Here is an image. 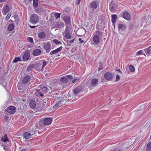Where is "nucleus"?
<instances>
[{
    "mask_svg": "<svg viewBox=\"0 0 151 151\" xmlns=\"http://www.w3.org/2000/svg\"><path fill=\"white\" fill-rule=\"evenodd\" d=\"M49 89L47 86H42L40 89H36L35 93L37 97H41L42 98H45V95L49 92Z\"/></svg>",
    "mask_w": 151,
    "mask_h": 151,
    "instance_id": "obj_1",
    "label": "nucleus"
},
{
    "mask_svg": "<svg viewBox=\"0 0 151 151\" xmlns=\"http://www.w3.org/2000/svg\"><path fill=\"white\" fill-rule=\"evenodd\" d=\"M103 36V32L99 30H96L93 38V41L94 43L96 44H98L100 42V39Z\"/></svg>",
    "mask_w": 151,
    "mask_h": 151,
    "instance_id": "obj_2",
    "label": "nucleus"
},
{
    "mask_svg": "<svg viewBox=\"0 0 151 151\" xmlns=\"http://www.w3.org/2000/svg\"><path fill=\"white\" fill-rule=\"evenodd\" d=\"M47 63V62L45 60H41L36 63V70L41 71Z\"/></svg>",
    "mask_w": 151,
    "mask_h": 151,
    "instance_id": "obj_3",
    "label": "nucleus"
},
{
    "mask_svg": "<svg viewBox=\"0 0 151 151\" xmlns=\"http://www.w3.org/2000/svg\"><path fill=\"white\" fill-rule=\"evenodd\" d=\"M30 20L33 24H35L37 23L39 21L38 15L35 14H32L30 16Z\"/></svg>",
    "mask_w": 151,
    "mask_h": 151,
    "instance_id": "obj_4",
    "label": "nucleus"
},
{
    "mask_svg": "<svg viewBox=\"0 0 151 151\" xmlns=\"http://www.w3.org/2000/svg\"><path fill=\"white\" fill-rule=\"evenodd\" d=\"M32 77L33 76L31 74L26 76L22 79V83L24 84L27 83L32 79Z\"/></svg>",
    "mask_w": 151,
    "mask_h": 151,
    "instance_id": "obj_5",
    "label": "nucleus"
},
{
    "mask_svg": "<svg viewBox=\"0 0 151 151\" xmlns=\"http://www.w3.org/2000/svg\"><path fill=\"white\" fill-rule=\"evenodd\" d=\"M109 8L111 12L113 13H114L117 9V5L114 2V1H111L109 3Z\"/></svg>",
    "mask_w": 151,
    "mask_h": 151,
    "instance_id": "obj_6",
    "label": "nucleus"
},
{
    "mask_svg": "<svg viewBox=\"0 0 151 151\" xmlns=\"http://www.w3.org/2000/svg\"><path fill=\"white\" fill-rule=\"evenodd\" d=\"M42 45L47 53H48L51 50V45L49 42L43 43Z\"/></svg>",
    "mask_w": 151,
    "mask_h": 151,
    "instance_id": "obj_7",
    "label": "nucleus"
},
{
    "mask_svg": "<svg viewBox=\"0 0 151 151\" xmlns=\"http://www.w3.org/2000/svg\"><path fill=\"white\" fill-rule=\"evenodd\" d=\"M52 118H46L41 120V122L43 124L48 125L52 123Z\"/></svg>",
    "mask_w": 151,
    "mask_h": 151,
    "instance_id": "obj_8",
    "label": "nucleus"
},
{
    "mask_svg": "<svg viewBox=\"0 0 151 151\" xmlns=\"http://www.w3.org/2000/svg\"><path fill=\"white\" fill-rule=\"evenodd\" d=\"M16 107L14 106H9L6 109V111L10 114H14L15 112Z\"/></svg>",
    "mask_w": 151,
    "mask_h": 151,
    "instance_id": "obj_9",
    "label": "nucleus"
},
{
    "mask_svg": "<svg viewBox=\"0 0 151 151\" xmlns=\"http://www.w3.org/2000/svg\"><path fill=\"white\" fill-rule=\"evenodd\" d=\"M35 134L32 132H31L30 133H29L27 132H23V136L26 139H29L31 138L32 135H33Z\"/></svg>",
    "mask_w": 151,
    "mask_h": 151,
    "instance_id": "obj_10",
    "label": "nucleus"
},
{
    "mask_svg": "<svg viewBox=\"0 0 151 151\" xmlns=\"http://www.w3.org/2000/svg\"><path fill=\"white\" fill-rule=\"evenodd\" d=\"M61 17L64 20L66 26L71 24V20L69 17H65L64 15H61Z\"/></svg>",
    "mask_w": 151,
    "mask_h": 151,
    "instance_id": "obj_11",
    "label": "nucleus"
},
{
    "mask_svg": "<svg viewBox=\"0 0 151 151\" xmlns=\"http://www.w3.org/2000/svg\"><path fill=\"white\" fill-rule=\"evenodd\" d=\"M122 17L126 20L129 21L131 19L130 15L129 13L127 11L123 12Z\"/></svg>",
    "mask_w": 151,
    "mask_h": 151,
    "instance_id": "obj_12",
    "label": "nucleus"
},
{
    "mask_svg": "<svg viewBox=\"0 0 151 151\" xmlns=\"http://www.w3.org/2000/svg\"><path fill=\"white\" fill-rule=\"evenodd\" d=\"M104 77L106 79L110 81L113 78V76L111 73L107 72L105 73Z\"/></svg>",
    "mask_w": 151,
    "mask_h": 151,
    "instance_id": "obj_13",
    "label": "nucleus"
},
{
    "mask_svg": "<svg viewBox=\"0 0 151 151\" xmlns=\"http://www.w3.org/2000/svg\"><path fill=\"white\" fill-rule=\"evenodd\" d=\"M90 7L92 9H96L98 6V2L94 1H92L89 4Z\"/></svg>",
    "mask_w": 151,
    "mask_h": 151,
    "instance_id": "obj_14",
    "label": "nucleus"
},
{
    "mask_svg": "<svg viewBox=\"0 0 151 151\" xmlns=\"http://www.w3.org/2000/svg\"><path fill=\"white\" fill-rule=\"evenodd\" d=\"M63 47L61 46L58 48L50 52V55H53L54 54H56L57 53L61 52Z\"/></svg>",
    "mask_w": 151,
    "mask_h": 151,
    "instance_id": "obj_15",
    "label": "nucleus"
},
{
    "mask_svg": "<svg viewBox=\"0 0 151 151\" xmlns=\"http://www.w3.org/2000/svg\"><path fill=\"white\" fill-rule=\"evenodd\" d=\"M30 56V54L28 50L25 52L23 55L22 59L24 61H26L29 58Z\"/></svg>",
    "mask_w": 151,
    "mask_h": 151,
    "instance_id": "obj_16",
    "label": "nucleus"
},
{
    "mask_svg": "<svg viewBox=\"0 0 151 151\" xmlns=\"http://www.w3.org/2000/svg\"><path fill=\"white\" fill-rule=\"evenodd\" d=\"M46 34L44 32H41L39 33L38 35V36L39 39L41 40H44L46 38Z\"/></svg>",
    "mask_w": 151,
    "mask_h": 151,
    "instance_id": "obj_17",
    "label": "nucleus"
},
{
    "mask_svg": "<svg viewBox=\"0 0 151 151\" xmlns=\"http://www.w3.org/2000/svg\"><path fill=\"white\" fill-rule=\"evenodd\" d=\"M41 52L42 51L40 49H36L33 50L32 52V55L34 56H37L40 55Z\"/></svg>",
    "mask_w": 151,
    "mask_h": 151,
    "instance_id": "obj_18",
    "label": "nucleus"
},
{
    "mask_svg": "<svg viewBox=\"0 0 151 151\" xmlns=\"http://www.w3.org/2000/svg\"><path fill=\"white\" fill-rule=\"evenodd\" d=\"M2 13L4 15H5L9 11V7L7 5L4 6L2 9Z\"/></svg>",
    "mask_w": 151,
    "mask_h": 151,
    "instance_id": "obj_19",
    "label": "nucleus"
},
{
    "mask_svg": "<svg viewBox=\"0 0 151 151\" xmlns=\"http://www.w3.org/2000/svg\"><path fill=\"white\" fill-rule=\"evenodd\" d=\"M73 91L74 94L76 95L81 91V90L80 87H78L74 89Z\"/></svg>",
    "mask_w": 151,
    "mask_h": 151,
    "instance_id": "obj_20",
    "label": "nucleus"
},
{
    "mask_svg": "<svg viewBox=\"0 0 151 151\" xmlns=\"http://www.w3.org/2000/svg\"><path fill=\"white\" fill-rule=\"evenodd\" d=\"M98 81L96 79L94 78L92 80L91 82V86L94 87L98 83Z\"/></svg>",
    "mask_w": 151,
    "mask_h": 151,
    "instance_id": "obj_21",
    "label": "nucleus"
},
{
    "mask_svg": "<svg viewBox=\"0 0 151 151\" xmlns=\"http://www.w3.org/2000/svg\"><path fill=\"white\" fill-rule=\"evenodd\" d=\"M29 105L31 108H35L36 106L35 101L33 100H31L29 103Z\"/></svg>",
    "mask_w": 151,
    "mask_h": 151,
    "instance_id": "obj_22",
    "label": "nucleus"
},
{
    "mask_svg": "<svg viewBox=\"0 0 151 151\" xmlns=\"http://www.w3.org/2000/svg\"><path fill=\"white\" fill-rule=\"evenodd\" d=\"M1 140L4 142L9 141V139L6 134H5L4 136L2 137Z\"/></svg>",
    "mask_w": 151,
    "mask_h": 151,
    "instance_id": "obj_23",
    "label": "nucleus"
},
{
    "mask_svg": "<svg viewBox=\"0 0 151 151\" xmlns=\"http://www.w3.org/2000/svg\"><path fill=\"white\" fill-rule=\"evenodd\" d=\"M111 17L112 22V23L114 24L115 23L116 20L117 16L115 14H113L111 15Z\"/></svg>",
    "mask_w": 151,
    "mask_h": 151,
    "instance_id": "obj_24",
    "label": "nucleus"
},
{
    "mask_svg": "<svg viewBox=\"0 0 151 151\" xmlns=\"http://www.w3.org/2000/svg\"><path fill=\"white\" fill-rule=\"evenodd\" d=\"M99 67L98 69V70L99 71L102 70L105 67L104 65L102 64V62H99Z\"/></svg>",
    "mask_w": 151,
    "mask_h": 151,
    "instance_id": "obj_25",
    "label": "nucleus"
},
{
    "mask_svg": "<svg viewBox=\"0 0 151 151\" xmlns=\"http://www.w3.org/2000/svg\"><path fill=\"white\" fill-rule=\"evenodd\" d=\"M51 42H52L56 45H62V43L60 41L58 40H57L56 39H54L52 40L51 41Z\"/></svg>",
    "mask_w": 151,
    "mask_h": 151,
    "instance_id": "obj_26",
    "label": "nucleus"
},
{
    "mask_svg": "<svg viewBox=\"0 0 151 151\" xmlns=\"http://www.w3.org/2000/svg\"><path fill=\"white\" fill-rule=\"evenodd\" d=\"M35 67V65L33 64H29L27 68V70L28 71H30L32 69Z\"/></svg>",
    "mask_w": 151,
    "mask_h": 151,
    "instance_id": "obj_27",
    "label": "nucleus"
},
{
    "mask_svg": "<svg viewBox=\"0 0 151 151\" xmlns=\"http://www.w3.org/2000/svg\"><path fill=\"white\" fill-rule=\"evenodd\" d=\"M151 46L145 49V53L146 54L150 55L151 53Z\"/></svg>",
    "mask_w": 151,
    "mask_h": 151,
    "instance_id": "obj_28",
    "label": "nucleus"
},
{
    "mask_svg": "<svg viewBox=\"0 0 151 151\" xmlns=\"http://www.w3.org/2000/svg\"><path fill=\"white\" fill-rule=\"evenodd\" d=\"M8 28L9 31H12L14 29V25L13 24H11L8 25Z\"/></svg>",
    "mask_w": 151,
    "mask_h": 151,
    "instance_id": "obj_29",
    "label": "nucleus"
},
{
    "mask_svg": "<svg viewBox=\"0 0 151 151\" xmlns=\"http://www.w3.org/2000/svg\"><path fill=\"white\" fill-rule=\"evenodd\" d=\"M60 81L63 83H67L68 81V80L67 78L63 77L61 78Z\"/></svg>",
    "mask_w": 151,
    "mask_h": 151,
    "instance_id": "obj_30",
    "label": "nucleus"
},
{
    "mask_svg": "<svg viewBox=\"0 0 151 151\" xmlns=\"http://www.w3.org/2000/svg\"><path fill=\"white\" fill-rule=\"evenodd\" d=\"M118 27L119 29H122L125 30L126 28V26L125 25H123L121 24H119L118 25Z\"/></svg>",
    "mask_w": 151,
    "mask_h": 151,
    "instance_id": "obj_31",
    "label": "nucleus"
},
{
    "mask_svg": "<svg viewBox=\"0 0 151 151\" xmlns=\"http://www.w3.org/2000/svg\"><path fill=\"white\" fill-rule=\"evenodd\" d=\"M63 35H64L65 37L67 39H71L72 36L70 34V33H66V34H63Z\"/></svg>",
    "mask_w": 151,
    "mask_h": 151,
    "instance_id": "obj_32",
    "label": "nucleus"
},
{
    "mask_svg": "<svg viewBox=\"0 0 151 151\" xmlns=\"http://www.w3.org/2000/svg\"><path fill=\"white\" fill-rule=\"evenodd\" d=\"M75 38H74L73 40H67L66 41V42L68 46H70L71 44L73 43L74 42Z\"/></svg>",
    "mask_w": 151,
    "mask_h": 151,
    "instance_id": "obj_33",
    "label": "nucleus"
},
{
    "mask_svg": "<svg viewBox=\"0 0 151 151\" xmlns=\"http://www.w3.org/2000/svg\"><path fill=\"white\" fill-rule=\"evenodd\" d=\"M146 151H151V142L149 143L147 145Z\"/></svg>",
    "mask_w": 151,
    "mask_h": 151,
    "instance_id": "obj_34",
    "label": "nucleus"
},
{
    "mask_svg": "<svg viewBox=\"0 0 151 151\" xmlns=\"http://www.w3.org/2000/svg\"><path fill=\"white\" fill-rule=\"evenodd\" d=\"M39 0H33V5L34 7H37L38 6V2Z\"/></svg>",
    "mask_w": 151,
    "mask_h": 151,
    "instance_id": "obj_35",
    "label": "nucleus"
},
{
    "mask_svg": "<svg viewBox=\"0 0 151 151\" xmlns=\"http://www.w3.org/2000/svg\"><path fill=\"white\" fill-rule=\"evenodd\" d=\"M21 60L19 57H17L15 58L13 60V62L16 63L18 61H21Z\"/></svg>",
    "mask_w": 151,
    "mask_h": 151,
    "instance_id": "obj_36",
    "label": "nucleus"
},
{
    "mask_svg": "<svg viewBox=\"0 0 151 151\" xmlns=\"http://www.w3.org/2000/svg\"><path fill=\"white\" fill-rule=\"evenodd\" d=\"M129 69L132 72H134L135 71L134 67L131 65H130L129 66Z\"/></svg>",
    "mask_w": 151,
    "mask_h": 151,
    "instance_id": "obj_37",
    "label": "nucleus"
},
{
    "mask_svg": "<svg viewBox=\"0 0 151 151\" xmlns=\"http://www.w3.org/2000/svg\"><path fill=\"white\" fill-rule=\"evenodd\" d=\"M27 40L30 43L32 44L34 42L33 39L31 37H28L27 38Z\"/></svg>",
    "mask_w": 151,
    "mask_h": 151,
    "instance_id": "obj_38",
    "label": "nucleus"
},
{
    "mask_svg": "<svg viewBox=\"0 0 151 151\" xmlns=\"http://www.w3.org/2000/svg\"><path fill=\"white\" fill-rule=\"evenodd\" d=\"M60 15L61 13H55L54 14V16L55 17L56 19H58L60 17Z\"/></svg>",
    "mask_w": 151,
    "mask_h": 151,
    "instance_id": "obj_39",
    "label": "nucleus"
},
{
    "mask_svg": "<svg viewBox=\"0 0 151 151\" xmlns=\"http://www.w3.org/2000/svg\"><path fill=\"white\" fill-rule=\"evenodd\" d=\"M143 52V51L142 50H140L138 51L135 54V56H137V55H140L141 54H142Z\"/></svg>",
    "mask_w": 151,
    "mask_h": 151,
    "instance_id": "obj_40",
    "label": "nucleus"
},
{
    "mask_svg": "<svg viewBox=\"0 0 151 151\" xmlns=\"http://www.w3.org/2000/svg\"><path fill=\"white\" fill-rule=\"evenodd\" d=\"M63 101H62V100H60L58 102V104L60 106H62L63 104H64Z\"/></svg>",
    "mask_w": 151,
    "mask_h": 151,
    "instance_id": "obj_41",
    "label": "nucleus"
},
{
    "mask_svg": "<svg viewBox=\"0 0 151 151\" xmlns=\"http://www.w3.org/2000/svg\"><path fill=\"white\" fill-rule=\"evenodd\" d=\"M11 15V13L10 12L7 15L6 19L7 20H8L10 18Z\"/></svg>",
    "mask_w": 151,
    "mask_h": 151,
    "instance_id": "obj_42",
    "label": "nucleus"
},
{
    "mask_svg": "<svg viewBox=\"0 0 151 151\" xmlns=\"http://www.w3.org/2000/svg\"><path fill=\"white\" fill-rule=\"evenodd\" d=\"M60 106L59 105V104H58V102L55 104V105L54 106L53 108H54L55 109V108H58Z\"/></svg>",
    "mask_w": 151,
    "mask_h": 151,
    "instance_id": "obj_43",
    "label": "nucleus"
},
{
    "mask_svg": "<svg viewBox=\"0 0 151 151\" xmlns=\"http://www.w3.org/2000/svg\"><path fill=\"white\" fill-rule=\"evenodd\" d=\"M69 33V29H67V26H66L65 31L64 34H66L67 33Z\"/></svg>",
    "mask_w": 151,
    "mask_h": 151,
    "instance_id": "obj_44",
    "label": "nucleus"
},
{
    "mask_svg": "<svg viewBox=\"0 0 151 151\" xmlns=\"http://www.w3.org/2000/svg\"><path fill=\"white\" fill-rule=\"evenodd\" d=\"M120 79V77L119 75H117L116 76V81H119Z\"/></svg>",
    "mask_w": 151,
    "mask_h": 151,
    "instance_id": "obj_45",
    "label": "nucleus"
},
{
    "mask_svg": "<svg viewBox=\"0 0 151 151\" xmlns=\"http://www.w3.org/2000/svg\"><path fill=\"white\" fill-rule=\"evenodd\" d=\"M70 79L71 80L73 79V76L71 75H68L66 76Z\"/></svg>",
    "mask_w": 151,
    "mask_h": 151,
    "instance_id": "obj_46",
    "label": "nucleus"
},
{
    "mask_svg": "<svg viewBox=\"0 0 151 151\" xmlns=\"http://www.w3.org/2000/svg\"><path fill=\"white\" fill-rule=\"evenodd\" d=\"M4 119H5L6 121H7L8 120V116L6 115H5L4 116Z\"/></svg>",
    "mask_w": 151,
    "mask_h": 151,
    "instance_id": "obj_47",
    "label": "nucleus"
},
{
    "mask_svg": "<svg viewBox=\"0 0 151 151\" xmlns=\"http://www.w3.org/2000/svg\"><path fill=\"white\" fill-rule=\"evenodd\" d=\"M79 41L81 43H83L84 42L83 40L81 38L79 39Z\"/></svg>",
    "mask_w": 151,
    "mask_h": 151,
    "instance_id": "obj_48",
    "label": "nucleus"
},
{
    "mask_svg": "<svg viewBox=\"0 0 151 151\" xmlns=\"http://www.w3.org/2000/svg\"><path fill=\"white\" fill-rule=\"evenodd\" d=\"M81 1V0H78V1L77 2V4L78 5H79L80 4Z\"/></svg>",
    "mask_w": 151,
    "mask_h": 151,
    "instance_id": "obj_49",
    "label": "nucleus"
},
{
    "mask_svg": "<svg viewBox=\"0 0 151 151\" xmlns=\"http://www.w3.org/2000/svg\"><path fill=\"white\" fill-rule=\"evenodd\" d=\"M78 79H74L72 81V83H75L76 81H77Z\"/></svg>",
    "mask_w": 151,
    "mask_h": 151,
    "instance_id": "obj_50",
    "label": "nucleus"
},
{
    "mask_svg": "<svg viewBox=\"0 0 151 151\" xmlns=\"http://www.w3.org/2000/svg\"><path fill=\"white\" fill-rule=\"evenodd\" d=\"M6 0H0V3L4 2L6 1Z\"/></svg>",
    "mask_w": 151,
    "mask_h": 151,
    "instance_id": "obj_51",
    "label": "nucleus"
},
{
    "mask_svg": "<svg viewBox=\"0 0 151 151\" xmlns=\"http://www.w3.org/2000/svg\"><path fill=\"white\" fill-rule=\"evenodd\" d=\"M116 71H118L120 73H121L122 74V72L120 70H117Z\"/></svg>",
    "mask_w": 151,
    "mask_h": 151,
    "instance_id": "obj_52",
    "label": "nucleus"
},
{
    "mask_svg": "<svg viewBox=\"0 0 151 151\" xmlns=\"http://www.w3.org/2000/svg\"><path fill=\"white\" fill-rule=\"evenodd\" d=\"M29 26L31 28H33L36 27L35 26H30V25H29Z\"/></svg>",
    "mask_w": 151,
    "mask_h": 151,
    "instance_id": "obj_53",
    "label": "nucleus"
},
{
    "mask_svg": "<svg viewBox=\"0 0 151 151\" xmlns=\"http://www.w3.org/2000/svg\"><path fill=\"white\" fill-rule=\"evenodd\" d=\"M99 22L101 23L102 22V19H99Z\"/></svg>",
    "mask_w": 151,
    "mask_h": 151,
    "instance_id": "obj_54",
    "label": "nucleus"
},
{
    "mask_svg": "<svg viewBox=\"0 0 151 151\" xmlns=\"http://www.w3.org/2000/svg\"><path fill=\"white\" fill-rule=\"evenodd\" d=\"M20 151H26V150L24 149H22Z\"/></svg>",
    "mask_w": 151,
    "mask_h": 151,
    "instance_id": "obj_55",
    "label": "nucleus"
},
{
    "mask_svg": "<svg viewBox=\"0 0 151 151\" xmlns=\"http://www.w3.org/2000/svg\"><path fill=\"white\" fill-rule=\"evenodd\" d=\"M50 88V91H51L52 90V88L50 86H47Z\"/></svg>",
    "mask_w": 151,
    "mask_h": 151,
    "instance_id": "obj_56",
    "label": "nucleus"
},
{
    "mask_svg": "<svg viewBox=\"0 0 151 151\" xmlns=\"http://www.w3.org/2000/svg\"><path fill=\"white\" fill-rule=\"evenodd\" d=\"M38 8H36L35 9V11H38Z\"/></svg>",
    "mask_w": 151,
    "mask_h": 151,
    "instance_id": "obj_57",
    "label": "nucleus"
},
{
    "mask_svg": "<svg viewBox=\"0 0 151 151\" xmlns=\"http://www.w3.org/2000/svg\"><path fill=\"white\" fill-rule=\"evenodd\" d=\"M53 46H52V49H53Z\"/></svg>",
    "mask_w": 151,
    "mask_h": 151,
    "instance_id": "obj_58",
    "label": "nucleus"
},
{
    "mask_svg": "<svg viewBox=\"0 0 151 151\" xmlns=\"http://www.w3.org/2000/svg\"><path fill=\"white\" fill-rule=\"evenodd\" d=\"M110 151H115L114 150H111Z\"/></svg>",
    "mask_w": 151,
    "mask_h": 151,
    "instance_id": "obj_59",
    "label": "nucleus"
},
{
    "mask_svg": "<svg viewBox=\"0 0 151 151\" xmlns=\"http://www.w3.org/2000/svg\"><path fill=\"white\" fill-rule=\"evenodd\" d=\"M145 27V26H144V28Z\"/></svg>",
    "mask_w": 151,
    "mask_h": 151,
    "instance_id": "obj_60",
    "label": "nucleus"
}]
</instances>
